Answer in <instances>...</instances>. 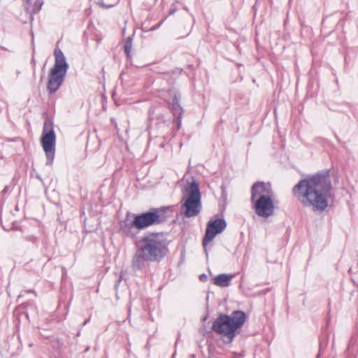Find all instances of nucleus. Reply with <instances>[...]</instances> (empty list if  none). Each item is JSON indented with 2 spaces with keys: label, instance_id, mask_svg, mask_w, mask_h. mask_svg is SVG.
<instances>
[{
  "label": "nucleus",
  "instance_id": "6e6552de",
  "mask_svg": "<svg viewBox=\"0 0 358 358\" xmlns=\"http://www.w3.org/2000/svg\"><path fill=\"white\" fill-rule=\"evenodd\" d=\"M141 230L152 225L160 224L167 220V209L164 207L152 208L148 211L134 214Z\"/></svg>",
  "mask_w": 358,
  "mask_h": 358
},
{
  "label": "nucleus",
  "instance_id": "0eeeda50",
  "mask_svg": "<svg viewBox=\"0 0 358 358\" xmlns=\"http://www.w3.org/2000/svg\"><path fill=\"white\" fill-rule=\"evenodd\" d=\"M41 143L46 156L45 164L52 166L55 155L56 135L50 120L44 121Z\"/></svg>",
  "mask_w": 358,
  "mask_h": 358
},
{
  "label": "nucleus",
  "instance_id": "a211bd4d",
  "mask_svg": "<svg viewBox=\"0 0 358 358\" xmlns=\"http://www.w3.org/2000/svg\"><path fill=\"white\" fill-rule=\"evenodd\" d=\"M24 239L31 242H35L37 238L34 236L30 235L25 236Z\"/></svg>",
  "mask_w": 358,
  "mask_h": 358
},
{
  "label": "nucleus",
  "instance_id": "2eb2a0df",
  "mask_svg": "<svg viewBox=\"0 0 358 358\" xmlns=\"http://www.w3.org/2000/svg\"><path fill=\"white\" fill-rule=\"evenodd\" d=\"M50 344L52 348L57 350L58 352H60L63 347V342L61 339L58 338H53L50 341Z\"/></svg>",
  "mask_w": 358,
  "mask_h": 358
},
{
  "label": "nucleus",
  "instance_id": "dca6fc26",
  "mask_svg": "<svg viewBox=\"0 0 358 358\" xmlns=\"http://www.w3.org/2000/svg\"><path fill=\"white\" fill-rule=\"evenodd\" d=\"M132 48V39L130 37H128L124 42V50L128 58L131 57V51Z\"/></svg>",
  "mask_w": 358,
  "mask_h": 358
},
{
  "label": "nucleus",
  "instance_id": "f03ea898",
  "mask_svg": "<svg viewBox=\"0 0 358 358\" xmlns=\"http://www.w3.org/2000/svg\"><path fill=\"white\" fill-rule=\"evenodd\" d=\"M169 241L164 233H149L136 242L131 259V269L136 272L146 269L151 262L159 263L169 254Z\"/></svg>",
  "mask_w": 358,
  "mask_h": 358
},
{
  "label": "nucleus",
  "instance_id": "4be33fe9",
  "mask_svg": "<svg viewBox=\"0 0 358 358\" xmlns=\"http://www.w3.org/2000/svg\"><path fill=\"white\" fill-rule=\"evenodd\" d=\"M175 12H176L175 9L171 10L170 12H169V15H173Z\"/></svg>",
  "mask_w": 358,
  "mask_h": 358
},
{
  "label": "nucleus",
  "instance_id": "a878e982",
  "mask_svg": "<svg viewBox=\"0 0 358 358\" xmlns=\"http://www.w3.org/2000/svg\"><path fill=\"white\" fill-rule=\"evenodd\" d=\"M36 177H37L40 180H42V178H41V176H38H38H36Z\"/></svg>",
  "mask_w": 358,
  "mask_h": 358
},
{
  "label": "nucleus",
  "instance_id": "423d86ee",
  "mask_svg": "<svg viewBox=\"0 0 358 358\" xmlns=\"http://www.w3.org/2000/svg\"><path fill=\"white\" fill-rule=\"evenodd\" d=\"M184 192L186 198L182 207L185 208L184 215L187 217H192L197 215L201 210V194L199 188V183L194 178H192V181L185 187Z\"/></svg>",
  "mask_w": 358,
  "mask_h": 358
},
{
  "label": "nucleus",
  "instance_id": "39448f33",
  "mask_svg": "<svg viewBox=\"0 0 358 358\" xmlns=\"http://www.w3.org/2000/svg\"><path fill=\"white\" fill-rule=\"evenodd\" d=\"M55 64L50 69L47 83V90L49 94H53L62 85L64 78L69 68L66 57L59 48H55L54 51Z\"/></svg>",
  "mask_w": 358,
  "mask_h": 358
},
{
  "label": "nucleus",
  "instance_id": "b1692460",
  "mask_svg": "<svg viewBox=\"0 0 358 358\" xmlns=\"http://www.w3.org/2000/svg\"><path fill=\"white\" fill-rule=\"evenodd\" d=\"M90 321V318H88L87 320H86L84 322H83V325H85L88 322Z\"/></svg>",
  "mask_w": 358,
  "mask_h": 358
},
{
  "label": "nucleus",
  "instance_id": "393cba45",
  "mask_svg": "<svg viewBox=\"0 0 358 358\" xmlns=\"http://www.w3.org/2000/svg\"><path fill=\"white\" fill-rule=\"evenodd\" d=\"M26 292L30 293V292H34V291L32 289H29V290H27Z\"/></svg>",
  "mask_w": 358,
  "mask_h": 358
},
{
  "label": "nucleus",
  "instance_id": "f257e3e1",
  "mask_svg": "<svg viewBox=\"0 0 358 358\" xmlns=\"http://www.w3.org/2000/svg\"><path fill=\"white\" fill-rule=\"evenodd\" d=\"M331 190L329 170L324 169L301 179L293 187L292 193L303 207L322 213L329 205Z\"/></svg>",
  "mask_w": 358,
  "mask_h": 358
},
{
  "label": "nucleus",
  "instance_id": "ddd939ff",
  "mask_svg": "<svg viewBox=\"0 0 358 358\" xmlns=\"http://www.w3.org/2000/svg\"><path fill=\"white\" fill-rule=\"evenodd\" d=\"M233 278L234 275L226 273L219 274L214 278V284L221 287H227L231 285V281Z\"/></svg>",
  "mask_w": 358,
  "mask_h": 358
},
{
  "label": "nucleus",
  "instance_id": "4468645a",
  "mask_svg": "<svg viewBox=\"0 0 358 358\" xmlns=\"http://www.w3.org/2000/svg\"><path fill=\"white\" fill-rule=\"evenodd\" d=\"M157 108L155 106H151L148 110V118L150 120L152 121L156 119L161 122H164V116L162 113H156Z\"/></svg>",
  "mask_w": 358,
  "mask_h": 358
},
{
  "label": "nucleus",
  "instance_id": "f8f14e48",
  "mask_svg": "<svg viewBox=\"0 0 358 358\" xmlns=\"http://www.w3.org/2000/svg\"><path fill=\"white\" fill-rule=\"evenodd\" d=\"M25 9L31 15L36 14L39 12L43 4V0H24Z\"/></svg>",
  "mask_w": 358,
  "mask_h": 358
},
{
  "label": "nucleus",
  "instance_id": "6ab92c4d",
  "mask_svg": "<svg viewBox=\"0 0 358 358\" xmlns=\"http://www.w3.org/2000/svg\"><path fill=\"white\" fill-rule=\"evenodd\" d=\"M199 280L201 282H206L208 280V276L205 273H202L199 275Z\"/></svg>",
  "mask_w": 358,
  "mask_h": 358
},
{
  "label": "nucleus",
  "instance_id": "9d476101",
  "mask_svg": "<svg viewBox=\"0 0 358 358\" xmlns=\"http://www.w3.org/2000/svg\"><path fill=\"white\" fill-rule=\"evenodd\" d=\"M169 96L172 100L171 101L166 100V102L170 106V110H171L174 117L173 122L176 123V129L179 130L182 124V117L184 113L182 107L180 104V99L181 97L180 93L176 89H170L167 91Z\"/></svg>",
  "mask_w": 358,
  "mask_h": 358
},
{
  "label": "nucleus",
  "instance_id": "5701e85b",
  "mask_svg": "<svg viewBox=\"0 0 358 358\" xmlns=\"http://www.w3.org/2000/svg\"><path fill=\"white\" fill-rule=\"evenodd\" d=\"M90 346H87V347L85 348V351H84V352H88V351L90 350Z\"/></svg>",
  "mask_w": 358,
  "mask_h": 358
},
{
  "label": "nucleus",
  "instance_id": "20e7f679",
  "mask_svg": "<svg viewBox=\"0 0 358 358\" xmlns=\"http://www.w3.org/2000/svg\"><path fill=\"white\" fill-rule=\"evenodd\" d=\"M273 192L269 183L256 182L251 187V202L255 213L262 217H268L274 213Z\"/></svg>",
  "mask_w": 358,
  "mask_h": 358
},
{
  "label": "nucleus",
  "instance_id": "7ed1b4c3",
  "mask_svg": "<svg viewBox=\"0 0 358 358\" xmlns=\"http://www.w3.org/2000/svg\"><path fill=\"white\" fill-rule=\"evenodd\" d=\"M246 318L245 313L242 310H234L230 315L220 313L213 322L211 329L215 333L221 336L224 343L229 344L240 333V329Z\"/></svg>",
  "mask_w": 358,
  "mask_h": 358
},
{
  "label": "nucleus",
  "instance_id": "9b49d317",
  "mask_svg": "<svg viewBox=\"0 0 358 358\" xmlns=\"http://www.w3.org/2000/svg\"><path fill=\"white\" fill-rule=\"evenodd\" d=\"M131 213H127L124 219L120 223V232L124 236L129 238H134L141 230L139 224L136 222V218L134 214L132 215L134 219L131 218Z\"/></svg>",
  "mask_w": 358,
  "mask_h": 358
},
{
  "label": "nucleus",
  "instance_id": "f3484780",
  "mask_svg": "<svg viewBox=\"0 0 358 358\" xmlns=\"http://www.w3.org/2000/svg\"><path fill=\"white\" fill-rule=\"evenodd\" d=\"M163 22H164V20H161L158 24H157L156 25H155V26L152 27L151 28H150L148 31H155V30H156L157 29L160 27V26L162 24Z\"/></svg>",
  "mask_w": 358,
  "mask_h": 358
},
{
  "label": "nucleus",
  "instance_id": "412c9836",
  "mask_svg": "<svg viewBox=\"0 0 358 358\" xmlns=\"http://www.w3.org/2000/svg\"><path fill=\"white\" fill-rule=\"evenodd\" d=\"M101 5L102 6H103L104 8H111V7L113 6V5H112V4H106V3H104L103 1L101 3Z\"/></svg>",
  "mask_w": 358,
  "mask_h": 358
},
{
  "label": "nucleus",
  "instance_id": "aec40b11",
  "mask_svg": "<svg viewBox=\"0 0 358 358\" xmlns=\"http://www.w3.org/2000/svg\"><path fill=\"white\" fill-rule=\"evenodd\" d=\"M8 186L6 185V186L4 187V188L1 191V194L2 195H4V194H6L8 192Z\"/></svg>",
  "mask_w": 358,
  "mask_h": 358
},
{
  "label": "nucleus",
  "instance_id": "1a4fd4ad",
  "mask_svg": "<svg viewBox=\"0 0 358 358\" xmlns=\"http://www.w3.org/2000/svg\"><path fill=\"white\" fill-rule=\"evenodd\" d=\"M227 227V222L224 218L210 220L207 224L206 233L203 238L202 245L206 255L208 257L207 245L219 234H221Z\"/></svg>",
  "mask_w": 358,
  "mask_h": 358
}]
</instances>
